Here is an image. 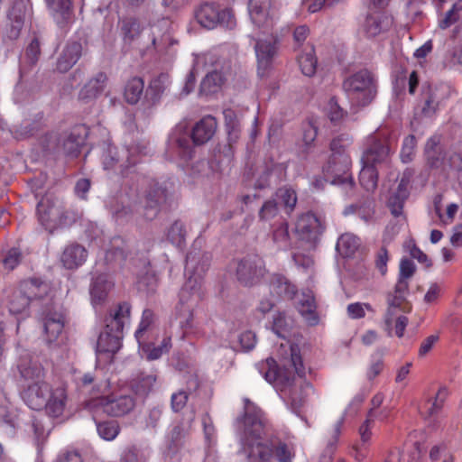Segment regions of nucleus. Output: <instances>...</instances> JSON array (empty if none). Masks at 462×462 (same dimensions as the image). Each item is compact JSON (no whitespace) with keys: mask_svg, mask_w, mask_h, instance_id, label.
Listing matches in <instances>:
<instances>
[{"mask_svg":"<svg viewBox=\"0 0 462 462\" xmlns=\"http://www.w3.org/2000/svg\"><path fill=\"white\" fill-rule=\"evenodd\" d=\"M259 373L264 379L273 383L291 402L294 412H299L307 398V390L311 385L303 381L305 367L297 345L290 346V358L282 365L269 357L258 365Z\"/></svg>","mask_w":462,"mask_h":462,"instance_id":"obj_1","label":"nucleus"},{"mask_svg":"<svg viewBox=\"0 0 462 462\" xmlns=\"http://www.w3.org/2000/svg\"><path fill=\"white\" fill-rule=\"evenodd\" d=\"M244 410V417L237 419L242 423L238 454L247 462H269L273 450L263 439L268 431L263 411L249 399H245Z\"/></svg>","mask_w":462,"mask_h":462,"instance_id":"obj_2","label":"nucleus"},{"mask_svg":"<svg viewBox=\"0 0 462 462\" xmlns=\"http://www.w3.org/2000/svg\"><path fill=\"white\" fill-rule=\"evenodd\" d=\"M23 401L32 410L44 409L51 418H61L67 405V392L63 385L51 387L47 382L30 383L21 393Z\"/></svg>","mask_w":462,"mask_h":462,"instance_id":"obj_3","label":"nucleus"},{"mask_svg":"<svg viewBox=\"0 0 462 462\" xmlns=\"http://www.w3.org/2000/svg\"><path fill=\"white\" fill-rule=\"evenodd\" d=\"M130 315L131 305L126 301L119 303L110 310L105 319V329L97 339V351L98 353L114 355L120 349L124 328L129 323Z\"/></svg>","mask_w":462,"mask_h":462,"instance_id":"obj_4","label":"nucleus"},{"mask_svg":"<svg viewBox=\"0 0 462 462\" xmlns=\"http://www.w3.org/2000/svg\"><path fill=\"white\" fill-rule=\"evenodd\" d=\"M217 127L215 117L207 116L195 124L190 134L187 133L185 126L178 125L171 134L169 142L180 150V154L184 159H190L192 148L189 137L195 145L204 144L214 136Z\"/></svg>","mask_w":462,"mask_h":462,"instance_id":"obj_5","label":"nucleus"},{"mask_svg":"<svg viewBox=\"0 0 462 462\" xmlns=\"http://www.w3.org/2000/svg\"><path fill=\"white\" fill-rule=\"evenodd\" d=\"M88 131L83 125L75 126L70 132H51L42 140L44 150L56 157L77 158L86 142Z\"/></svg>","mask_w":462,"mask_h":462,"instance_id":"obj_6","label":"nucleus"},{"mask_svg":"<svg viewBox=\"0 0 462 462\" xmlns=\"http://www.w3.org/2000/svg\"><path fill=\"white\" fill-rule=\"evenodd\" d=\"M150 152L148 142L144 140L134 141L120 151L117 147L107 144L102 154V162L105 170L113 169L116 164L121 168L120 173L127 175L126 170L135 165L142 156Z\"/></svg>","mask_w":462,"mask_h":462,"instance_id":"obj_7","label":"nucleus"},{"mask_svg":"<svg viewBox=\"0 0 462 462\" xmlns=\"http://www.w3.org/2000/svg\"><path fill=\"white\" fill-rule=\"evenodd\" d=\"M37 213L41 224L48 230L60 226H69L81 217V213L73 208H65L59 201L43 198L37 205Z\"/></svg>","mask_w":462,"mask_h":462,"instance_id":"obj_8","label":"nucleus"},{"mask_svg":"<svg viewBox=\"0 0 462 462\" xmlns=\"http://www.w3.org/2000/svg\"><path fill=\"white\" fill-rule=\"evenodd\" d=\"M393 154L390 133L380 130L367 137L361 162L364 165H372L380 169L387 168L391 164Z\"/></svg>","mask_w":462,"mask_h":462,"instance_id":"obj_9","label":"nucleus"},{"mask_svg":"<svg viewBox=\"0 0 462 462\" xmlns=\"http://www.w3.org/2000/svg\"><path fill=\"white\" fill-rule=\"evenodd\" d=\"M204 296L203 284L198 278L189 277L179 294L176 306V317L180 326L188 329L192 328L193 311Z\"/></svg>","mask_w":462,"mask_h":462,"instance_id":"obj_10","label":"nucleus"},{"mask_svg":"<svg viewBox=\"0 0 462 462\" xmlns=\"http://www.w3.org/2000/svg\"><path fill=\"white\" fill-rule=\"evenodd\" d=\"M343 88L349 99L357 106H365L372 102L376 95V83L372 73L362 69L347 78Z\"/></svg>","mask_w":462,"mask_h":462,"instance_id":"obj_11","label":"nucleus"},{"mask_svg":"<svg viewBox=\"0 0 462 462\" xmlns=\"http://www.w3.org/2000/svg\"><path fill=\"white\" fill-rule=\"evenodd\" d=\"M197 23L204 29L216 27L234 29L236 27V19L231 9L218 10L214 5L205 3L194 13Z\"/></svg>","mask_w":462,"mask_h":462,"instance_id":"obj_12","label":"nucleus"},{"mask_svg":"<svg viewBox=\"0 0 462 462\" xmlns=\"http://www.w3.org/2000/svg\"><path fill=\"white\" fill-rule=\"evenodd\" d=\"M46 286L36 279L23 281L19 288L13 291L8 300L9 311L21 314L26 311L31 300L40 297L42 288Z\"/></svg>","mask_w":462,"mask_h":462,"instance_id":"obj_13","label":"nucleus"},{"mask_svg":"<svg viewBox=\"0 0 462 462\" xmlns=\"http://www.w3.org/2000/svg\"><path fill=\"white\" fill-rule=\"evenodd\" d=\"M254 50L258 62V74L263 77L278 52V38L270 31H262L255 40Z\"/></svg>","mask_w":462,"mask_h":462,"instance_id":"obj_14","label":"nucleus"},{"mask_svg":"<svg viewBox=\"0 0 462 462\" xmlns=\"http://www.w3.org/2000/svg\"><path fill=\"white\" fill-rule=\"evenodd\" d=\"M265 273L264 261L258 254H247L237 262L236 278L245 286L258 283Z\"/></svg>","mask_w":462,"mask_h":462,"instance_id":"obj_15","label":"nucleus"},{"mask_svg":"<svg viewBox=\"0 0 462 462\" xmlns=\"http://www.w3.org/2000/svg\"><path fill=\"white\" fill-rule=\"evenodd\" d=\"M48 344L55 342L64 328V315L61 307L52 301L47 302L40 313Z\"/></svg>","mask_w":462,"mask_h":462,"instance_id":"obj_16","label":"nucleus"},{"mask_svg":"<svg viewBox=\"0 0 462 462\" xmlns=\"http://www.w3.org/2000/svg\"><path fill=\"white\" fill-rule=\"evenodd\" d=\"M351 160L348 154L330 156L323 167L327 181L332 184L353 186V179L349 172Z\"/></svg>","mask_w":462,"mask_h":462,"instance_id":"obj_17","label":"nucleus"},{"mask_svg":"<svg viewBox=\"0 0 462 462\" xmlns=\"http://www.w3.org/2000/svg\"><path fill=\"white\" fill-rule=\"evenodd\" d=\"M325 229L321 218L312 212L302 214L296 223V232L300 239L310 244L314 247Z\"/></svg>","mask_w":462,"mask_h":462,"instance_id":"obj_18","label":"nucleus"},{"mask_svg":"<svg viewBox=\"0 0 462 462\" xmlns=\"http://www.w3.org/2000/svg\"><path fill=\"white\" fill-rule=\"evenodd\" d=\"M409 291H399L395 284L393 291L386 294L387 310L384 315V323L389 334H391L394 318L401 313L411 311V303L407 300Z\"/></svg>","mask_w":462,"mask_h":462,"instance_id":"obj_19","label":"nucleus"},{"mask_svg":"<svg viewBox=\"0 0 462 462\" xmlns=\"http://www.w3.org/2000/svg\"><path fill=\"white\" fill-rule=\"evenodd\" d=\"M167 199V189L157 181H151L144 195L142 215L147 220L154 219Z\"/></svg>","mask_w":462,"mask_h":462,"instance_id":"obj_20","label":"nucleus"},{"mask_svg":"<svg viewBox=\"0 0 462 462\" xmlns=\"http://www.w3.org/2000/svg\"><path fill=\"white\" fill-rule=\"evenodd\" d=\"M411 176L412 172L411 170L404 171L397 187L390 189L387 206L394 217H399L402 214L404 202L410 194L408 186Z\"/></svg>","mask_w":462,"mask_h":462,"instance_id":"obj_21","label":"nucleus"},{"mask_svg":"<svg viewBox=\"0 0 462 462\" xmlns=\"http://www.w3.org/2000/svg\"><path fill=\"white\" fill-rule=\"evenodd\" d=\"M211 262V254L202 252L193 245L186 256V270L190 273L189 277H196L202 282L203 276L208 270Z\"/></svg>","mask_w":462,"mask_h":462,"instance_id":"obj_22","label":"nucleus"},{"mask_svg":"<svg viewBox=\"0 0 462 462\" xmlns=\"http://www.w3.org/2000/svg\"><path fill=\"white\" fill-rule=\"evenodd\" d=\"M8 21L12 29L32 28V9L29 5L23 1H15L8 12Z\"/></svg>","mask_w":462,"mask_h":462,"instance_id":"obj_23","label":"nucleus"},{"mask_svg":"<svg viewBox=\"0 0 462 462\" xmlns=\"http://www.w3.org/2000/svg\"><path fill=\"white\" fill-rule=\"evenodd\" d=\"M136 405L133 396L128 394L107 396L106 415L121 417L131 412Z\"/></svg>","mask_w":462,"mask_h":462,"instance_id":"obj_24","label":"nucleus"},{"mask_svg":"<svg viewBox=\"0 0 462 462\" xmlns=\"http://www.w3.org/2000/svg\"><path fill=\"white\" fill-rule=\"evenodd\" d=\"M82 54V46L78 42L67 43L59 56L56 69L60 73L68 72L79 60Z\"/></svg>","mask_w":462,"mask_h":462,"instance_id":"obj_25","label":"nucleus"},{"mask_svg":"<svg viewBox=\"0 0 462 462\" xmlns=\"http://www.w3.org/2000/svg\"><path fill=\"white\" fill-rule=\"evenodd\" d=\"M87 257L88 251L86 248L78 243H72L65 247L60 260L66 269L72 270L82 265Z\"/></svg>","mask_w":462,"mask_h":462,"instance_id":"obj_26","label":"nucleus"},{"mask_svg":"<svg viewBox=\"0 0 462 462\" xmlns=\"http://www.w3.org/2000/svg\"><path fill=\"white\" fill-rule=\"evenodd\" d=\"M271 293L282 300H292L298 289L287 277L275 273L270 281Z\"/></svg>","mask_w":462,"mask_h":462,"instance_id":"obj_27","label":"nucleus"},{"mask_svg":"<svg viewBox=\"0 0 462 462\" xmlns=\"http://www.w3.org/2000/svg\"><path fill=\"white\" fill-rule=\"evenodd\" d=\"M21 376L31 383L43 381L44 369L42 365L29 356H22L17 365Z\"/></svg>","mask_w":462,"mask_h":462,"instance_id":"obj_28","label":"nucleus"},{"mask_svg":"<svg viewBox=\"0 0 462 462\" xmlns=\"http://www.w3.org/2000/svg\"><path fill=\"white\" fill-rule=\"evenodd\" d=\"M425 155L428 163L432 168L446 169L448 165V152H444L439 146V140L432 137L428 140L425 145Z\"/></svg>","mask_w":462,"mask_h":462,"instance_id":"obj_29","label":"nucleus"},{"mask_svg":"<svg viewBox=\"0 0 462 462\" xmlns=\"http://www.w3.org/2000/svg\"><path fill=\"white\" fill-rule=\"evenodd\" d=\"M46 3L51 10L58 26L67 27L71 25L72 14L69 0H46Z\"/></svg>","mask_w":462,"mask_h":462,"instance_id":"obj_30","label":"nucleus"},{"mask_svg":"<svg viewBox=\"0 0 462 462\" xmlns=\"http://www.w3.org/2000/svg\"><path fill=\"white\" fill-rule=\"evenodd\" d=\"M169 85V75L161 73L153 78L144 95V98L149 106L157 104Z\"/></svg>","mask_w":462,"mask_h":462,"instance_id":"obj_31","label":"nucleus"},{"mask_svg":"<svg viewBox=\"0 0 462 462\" xmlns=\"http://www.w3.org/2000/svg\"><path fill=\"white\" fill-rule=\"evenodd\" d=\"M271 0H249L248 12L250 18L256 27L267 26L268 10Z\"/></svg>","mask_w":462,"mask_h":462,"instance_id":"obj_32","label":"nucleus"},{"mask_svg":"<svg viewBox=\"0 0 462 462\" xmlns=\"http://www.w3.org/2000/svg\"><path fill=\"white\" fill-rule=\"evenodd\" d=\"M107 77L104 72H98L82 88L79 93L81 100L93 99L98 97L105 89Z\"/></svg>","mask_w":462,"mask_h":462,"instance_id":"obj_33","label":"nucleus"},{"mask_svg":"<svg viewBox=\"0 0 462 462\" xmlns=\"http://www.w3.org/2000/svg\"><path fill=\"white\" fill-rule=\"evenodd\" d=\"M226 79L222 71L217 69L208 72L200 83V94L205 96L219 92Z\"/></svg>","mask_w":462,"mask_h":462,"instance_id":"obj_34","label":"nucleus"},{"mask_svg":"<svg viewBox=\"0 0 462 462\" xmlns=\"http://www.w3.org/2000/svg\"><path fill=\"white\" fill-rule=\"evenodd\" d=\"M113 282L105 274L97 275L92 282L90 294L93 304H101L106 300Z\"/></svg>","mask_w":462,"mask_h":462,"instance_id":"obj_35","label":"nucleus"},{"mask_svg":"<svg viewBox=\"0 0 462 462\" xmlns=\"http://www.w3.org/2000/svg\"><path fill=\"white\" fill-rule=\"evenodd\" d=\"M155 382V374L141 373L131 381L130 387L135 395L145 398L152 390Z\"/></svg>","mask_w":462,"mask_h":462,"instance_id":"obj_36","label":"nucleus"},{"mask_svg":"<svg viewBox=\"0 0 462 462\" xmlns=\"http://www.w3.org/2000/svg\"><path fill=\"white\" fill-rule=\"evenodd\" d=\"M417 270L415 263L409 258L401 259L399 267V276L396 282L397 289L400 291H410V279L413 277Z\"/></svg>","mask_w":462,"mask_h":462,"instance_id":"obj_37","label":"nucleus"},{"mask_svg":"<svg viewBox=\"0 0 462 462\" xmlns=\"http://www.w3.org/2000/svg\"><path fill=\"white\" fill-rule=\"evenodd\" d=\"M316 302L314 296L310 293H302L299 301L298 310L310 325H316L319 318L316 314Z\"/></svg>","mask_w":462,"mask_h":462,"instance_id":"obj_38","label":"nucleus"},{"mask_svg":"<svg viewBox=\"0 0 462 462\" xmlns=\"http://www.w3.org/2000/svg\"><path fill=\"white\" fill-rule=\"evenodd\" d=\"M137 290L146 295L153 294L158 287V278L155 273L146 267L137 277Z\"/></svg>","mask_w":462,"mask_h":462,"instance_id":"obj_39","label":"nucleus"},{"mask_svg":"<svg viewBox=\"0 0 462 462\" xmlns=\"http://www.w3.org/2000/svg\"><path fill=\"white\" fill-rule=\"evenodd\" d=\"M359 238L353 234H343L337 240L336 249L343 257L352 256L359 247Z\"/></svg>","mask_w":462,"mask_h":462,"instance_id":"obj_40","label":"nucleus"},{"mask_svg":"<svg viewBox=\"0 0 462 462\" xmlns=\"http://www.w3.org/2000/svg\"><path fill=\"white\" fill-rule=\"evenodd\" d=\"M380 168L372 165H364L359 173L360 184L367 190L374 191L377 187L378 171Z\"/></svg>","mask_w":462,"mask_h":462,"instance_id":"obj_41","label":"nucleus"},{"mask_svg":"<svg viewBox=\"0 0 462 462\" xmlns=\"http://www.w3.org/2000/svg\"><path fill=\"white\" fill-rule=\"evenodd\" d=\"M143 88L144 82L142 78L134 77L131 79L125 88V97L126 101L132 105L136 104L143 93Z\"/></svg>","mask_w":462,"mask_h":462,"instance_id":"obj_42","label":"nucleus"},{"mask_svg":"<svg viewBox=\"0 0 462 462\" xmlns=\"http://www.w3.org/2000/svg\"><path fill=\"white\" fill-rule=\"evenodd\" d=\"M42 116H41L38 119L29 121L26 120L17 126L14 132V137L17 139H26L33 136L42 127Z\"/></svg>","mask_w":462,"mask_h":462,"instance_id":"obj_43","label":"nucleus"},{"mask_svg":"<svg viewBox=\"0 0 462 462\" xmlns=\"http://www.w3.org/2000/svg\"><path fill=\"white\" fill-rule=\"evenodd\" d=\"M424 105L421 108V114L424 116H431L435 114L439 104L442 97L438 95V88H431L429 87L427 91L423 92Z\"/></svg>","mask_w":462,"mask_h":462,"instance_id":"obj_44","label":"nucleus"},{"mask_svg":"<svg viewBox=\"0 0 462 462\" xmlns=\"http://www.w3.org/2000/svg\"><path fill=\"white\" fill-rule=\"evenodd\" d=\"M448 396V390L446 386H441L434 400H429L426 407L425 413L428 417H433L438 415L445 403L447 397Z\"/></svg>","mask_w":462,"mask_h":462,"instance_id":"obj_45","label":"nucleus"},{"mask_svg":"<svg viewBox=\"0 0 462 462\" xmlns=\"http://www.w3.org/2000/svg\"><path fill=\"white\" fill-rule=\"evenodd\" d=\"M187 230L185 225L180 221H174L167 231V239L174 245L180 247L185 244Z\"/></svg>","mask_w":462,"mask_h":462,"instance_id":"obj_46","label":"nucleus"},{"mask_svg":"<svg viewBox=\"0 0 462 462\" xmlns=\"http://www.w3.org/2000/svg\"><path fill=\"white\" fill-rule=\"evenodd\" d=\"M299 65L301 72L308 77H311L316 73L317 59L314 56V50L310 48L309 51L302 53L298 58Z\"/></svg>","mask_w":462,"mask_h":462,"instance_id":"obj_47","label":"nucleus"},{"mask_svg":"<svg viewBox=\"0 0 462 462\" xmlns=\"http://www.w3.org/2000/svg\"><path fill=\"white\" fill-rule=\"evenodd\" d=\"M276 196L287 213L293 211L297 203V195L294 189L288 187L280 188L276 192Z\"/></svg>","mask_w":462,"mask_h":462,"instance_id":"obj_48","label":"nucleus"},{"mask_svg":"<svg viewBox=\"0 0 462 462\" xmlns=\"http://www.w3.org/2000/svg\"><path fill=\"white\" fill-rule=\"evenodd\" d=\"M154 321V313L149 309L143 311L142 319L139 324L138 329L135 331V338L139 345L144 343V333L148 331Z\"/></svg>","mask_w":462,"mask_h":462,"instance_id":"obj_49","label":"nucleus"},{"mask_svg":"<svg viewBox=\"0 0 462 462\" xmlns=\"http://www.w3.org/2000/svg\"><path fill=\"white\" fill-rule=\"evenodd\" d=\"M344 419L341 418L335 425L332 439L329 440L326 449L320 456L319 462H332L333 454L335 450V445L338 439V436L341 432V427L343 425Z\"/></svg>","mask_w":462,"mask_h":462,"instance_id":"obj_50","label":"nucleus"},{"mask_svg":"<svg viewBox=\"0 0 462 462\" xmlns=\"http://www.w3.org/2000/svg\"><path fill=\"white\" fill-rule=\"evenodd\" d=\"M263 418H264V420L266 421V425L268 427L267 434L263 437L264 442H267L273 446V455L275 454L279 462H291V452L288 449L287 445L284 443H279L278 446H275V444L269 439L271 427L268 424V420L264 414H263Z\"/></svg>","mask_w":462,"mask_h":462,"instance_id":"obj_51","label":"nucleus"},{"mask_svg":"<svg viewBox=\"0 0 462 462\" xmlns=\"http://www.w3.org/2000/svg\"><path fill=\"white\" fill-rule=\"evenodd\" d=\"M98 435L106 440H113L119 434L120 427L116 421H104L97 423Z\"/></svg>","mask_w":462,"mask_h":462,"instance_id":"obj_52","label":"nucleus"},{"mask_svg":"<svg viewBox=\"0 0 462 462\" xmlns=\"http://www.w3.org/2000/svg\"><path fill=\"white\" fill-rule=\"evenodd\" d=\"M416 138L413 134H410L404 138L400 153L401 160L403 163L411 162L415 156Z\"/></svg>","mask_w":462,"mask_h":462,"instance_id":"obj_53","label":"nucleus"},{"mask_svg":"<svg viewBox=\"0 0 462 462\" xmlns=\"http://www.w3.org/2000/svg\"><path fill=\"white\" fill-rule=\"evenodd\" d=\"M367 24L374 29H389L393 24V17L386 13H379L367 17Z\"/></svg>","mask_w":462,"mask_h":462,"instance_id":"obj_54","label":"nucleus"},{"mask_svg":"<svg viewBox=\"0 0 462 462\" xmlns=\"http://www.w3.org/2000/svg\"><path fill=\"white\" fill-rule=\"evenodd\" d=\"M430 458L432 462H453V455L444 444L432 447Z\"/></svg>","mask_w":462,"mask_h":462,"instance_id":"obj_55","label":"nucleus"},{"mask_svg":"<svg viewBox=\"0 0 462 462\" xmlns=\"http://www.w3.org/2000/svg\"><path fill=\"white\" fill-rule=\"evenodd\" d=\"M107 396L93 398L85 402V408L93 414L94 420L100 413L106 414Z\"/></svg>","mask_w":462,"mask_h":462,"instance_id":"obj_56","label":"nucleus"},{"mask_svg":"<svg viewBox=\"0 0 462 462\" xmlns=\"http://www.w3.org/2000/svg\"><path fill=\"white\" fill-rule=\"evenodd\" d=\"M23 254L18 248L9 249L3 257V264L5 269L14 270L22 261Z\"/></svg>","mask_w":462,"mask_h":462,"instance_id":"obj_57","label":"nucleus"},{"mask_svg":"<svg viewBox=\"0 0 462 462\" xmlns=\"http://www.w3.org/2000/svg\"><path fill=\"white\" fill-rule=\"evenodd\" d=\"M290 324L283 313L279 312L273 317V331L280 337L285 338L289 332Z\"/></svg>","mask_w":462,"mask_h":462,"instance_id":"obj_58","label":"nucleus"},{"mask_svg":"<svg viewBox=\"0 0 462 462\" xmlns=\"http://www.w3.org/2000/svg\"><path fill=\"white\" fill-rule=\"evenodd\" d=\"M407 249L411 258L416 259L420 263L424 264L427 269L431 267V260L416 245L413 241L409 242Z\"/></svg>","mask_w":462,"mask_h":462,"instance_id":"obj_59","label":"nucleus"},{"mask_svg":"<svg viewBox=\"0 0 462 462\" xmlns=\"http://www.w3.org/2000/svg\"><path fill=\"white\" fill-rule=\"evenodd\" d=\"M119 462H145V458L135 446H128L122 451Z\"/></svg>","mask_w":462,"mask_h":462,"instance_id":"obj_60","label":"nucleus"},{"mask_svg":"<svg viewBox=\"0 0 462 462\" xmlns=\"http://www.w3.org/2000/svg\"><path fill=\"white\" fill-rule=\"evenodd\" d=\"M278 214V204L274 199H269L264 202L259 211L261 220H270Z\"/></svg>","mask_w":462,"mask_h":462,"instance_id":"obj_61","label":"nucleus"},{"mask_svg":"<svg viewBox=\"0 0 462 462\" xmlns=\"http://www.w3.org/2000/svg\"><path fill=\"white\" fill-rule=\"evenodd\" d=\"M273 241L278 245L279 247L286 249L289 247V230L286 225H282L273 231Z\"/></svg>","mask_w":462,"mask_h":462,"instance_id":"obj_62","label":"nucleus"},{"mask_svg":"<svg viewBox=\"0 0 462 462\" xmlns=\"http://www.w3.org/2000/svg\"><path fill=\"white\" fill-rule=\"evenodd\" d=\"M187 430L184 424L182 422H178L172 427L168 435V438L171 441V444L174 447H177L180 444V441L185 438Z\"/></svg>","mask_w":462,"mask_h":462,"instance_id":"obj_63","label":"nucleus"},{"mask_svg":"<svg viewBox=\"0 0 462 462\" xmlns=\"http://www.w3.org/2000/svg\"><path fill=\"white\" fill-rule=\"evenodd\" d=\"M448 165L450 169L457 171L458 179L462 177V150L448 152Z\"/></svg>","mask_w":462,"mask_h":462,"instance_id":"obj_64","label":"nucleus"}]
</instances>
